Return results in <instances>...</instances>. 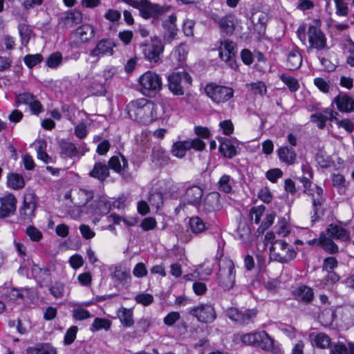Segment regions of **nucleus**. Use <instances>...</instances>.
<instances>
[{
  "mask_svg": "<svg viewBox=\"0 0 354 354\" xmlns=\"http://www.w3.org/2000/svg\"><path fill=\"white\" fill-rule=\"evenodd\" d=\"M125 110L129 118L144 125L158 120L163 113L160 105L144 97L131 101L127 104Z\"/></svg>",
  "mask_w": 354,
  "mask_h": 354,
  "instance_id": "f257e3e1",
  "label": "nucleus"
},
{
  "mask_svg": "<svg viewBox=\"0 0 354 354\" xmlns=\"http://www.w3.org/2000/svg\"><path fill=\"white\" fill-rule=\"evenodd\" d=\"M322 22L319 19H315L313 24L308 26L307 35L308 39V49H315L317 51L328 50L327 39L325 34L321 30Z\"/></svg>",
  "mask_w": 354,
  "mask_h": 354,
  "instance_id": "f03ea898",
  "label": "nucleus"
},
{
  "mask_svg": "<svg viewBox=\"0 0 354 354\" xmlns=\"http://www.w3.org/2000/svg\"><path fill=\"white\" fill-rule=\"evenodd\" d=\"M140 91L145 96L153 97L162 88V83L160 76L151 71L142 74L138 79Z\"/></svg>",
  "mask_w": 354,
  "mask_h": 354,
  "instance_id": "7ed1b4c3",
  "label": "nucleus"
},
{
  "mask_svg": "<svg viewBox=\"0 0 354 354\" xmlns=\"http://www.w3.org/2000/svg\"><path fill=\"white\" fill-rule=\"evenodd\" d=\"M270 255L275 261L287 263L296 257L297 252L284 241L275 240L270 248Z\"/></svg>",
  "mask_w": 354,
  "mask_h": 354,
  "instance_id": "20e7f679",
  "label": "nucleus"
},
{
  "mask_svg": "<svg viewBox=\"0 0 354 354\" xmlns=\"http://www.w3.org/2000/svg\"><path fill=\"white\" fill-rule=\"evenodd\" d=\"M168 88L174 95H183L192 84L191 75L186 71L174 72L168 76Z\"/></svg>",
  "mask_w": 354,
  "mask_h": 354,
  "instance_id": "39448f33",
  "label": "nucleus"
},
{
  "mask_svg": "<svg viewBox=\"0 0 354 354\" xmlns=\"http://www.w3.org/2000/svg\"><path fill=\"white\" fill-rule=\"evenodd\" d=\"M122 2L136 8L144 19L158 17L165 12V8L158 4L152 3L149 0H120Z\"/></svg>",
  "mask_w": 354,
  "mask_h": 354,
  "instance_id": "423d86ee",
  "label": "nucleus"
},
{
  "mask_svg": "<svg viewBox=\"0 0 354 354\" xmlns=\"http://www.w3.org/2000/svg\"><path fill=\"white\" fill-rule=\"evenodd\" d=\"M205 94L217 104L225 103L234 97V91L232 87L209 82L205 87Z\"/></svg>",
  "mask_w": 354,
  "mask_h": 354,
  "instance_id": "0eeeda50",
  "label": "nucleus"
},
{
  "mask_svg": "<svg viewBox=\"0 0 354 354\" xmlns=\"http://www.w3.org/2000/svg\"><path fill=\"white\" fill-rule=\"evenodd\" d=\"M144 57L151 64H158L161 61L164 52L165 45L162 39L158 36L151 37L150 42L140 45Z\"/></svg>",
  "mask_w": 354,
  "mask_h": 354,
  "instance_id": "6e6552de",
  "label": "nucleus"
},
{
  "mask_svg": "<svg viewBox=\"0 0 354 354\" xmlns=\"http://www.w3.org/2000/svg\"><path fill=\"white\" fill-rule=\"evenodd\" d=\"M218 283L225 290L233 288L235 283L236 272L232 260L223 259L219 263V270L217 274Z\"/></svg>",
  "mask_w": 354,
  "mask_h": 354,
  "instance_id": "1a4fd4ad",
  "label": "nucleus"
},
{
  "mask_svg": "<svg viewBox=\"0 0 354 354\" xmlns=\"http://www.w3.org/2000/svg\"><path fill=\"white\" fill-rule=\"evenodd\" d=\"M226 316L234 323L247 326L254 322L258 310L256 308L239 310L235 307H230L225 311Z\"/></svg>",
  "mask_w": 354,
  "mask_h": 354,
  "instance_id": "9d476101",
  "label": "nucleus"
},
{
  "mask_svg": "<svg viewBox=\"0 0 354 354\" xmlns=\"http://www.w3.org/2000/svg\"><path fill=\"white\" fill-rule=\"evenodd\" d=\"M189 314L197 319L201 323L211 324L216 319V313L211 304H201L191 308Z\"/></svg>",
  "mask_w": 354,
  "mask_h": 354,
  "instance_id": "9b49d317",
  "label": "nucleus"
},
{
  "mask_svg": "<svg viewBox=\"0 0 354 354\" xmlns=\"http://www.w3.org/2000/svg\"><path fill=\"white\" fill-rule=\"evenodd\" d=\"M204 194L203 189L197 185L188 187L185 189L184 194V203H180L175 209L176 212H179L186 205H192L198 209L201 206L202 198Z\"/></svg>",
  "mask_w": 354,
  "mask_h": 354,
  "instance_id": "f8f14e48",
  "label": "nucleus"
},
{
  "mask_svg": "<svg viewBox=\"0 0 354 354\" xmlns=\"http://www.w3.org/2000/svg\"><path fill=\"white\" fill-rule=\"evenodd\" d=\"M222 208L221 195L218 192H213L205 195L201 206L198 209L201 215L209 216L212 213L219 211Z\"/></svg>",
  "mask_w": 354,
  "mask_h": 354,
  "instance_id": "ddd939ff",
  "label": "nucleus"
},
{
  "mask_svg": "<svg viewBox=\"0 0 354 354\" xmlns=\"http://www.w3.org/2000/svg\"><path fill=\"white\" fill-rule=\"evenodd\" d=\"M121 160L119 156H112L108 163L109 166L116 173L119 174L122 178L127 182H129L133 179V174L129 171V162L127 159L121 153H120Z\"/></svg>",
  "mask_w": 354,
  "mask_h": 354,
  "instance_id": "4468645a",
  "label": "nucleus"
},
{
  "mask_svg": "<svg viewBox=\"0 0 354 354\" xmlns=\"http://www.w3.org/2000/svg\"><path fill=\"white\" fill-rule=\"evenodd\" d=\"M312 199L313 212L312 221H317L320 220L324 215L325 208L324 207L326 202V197L324 189L319 185H315V194Z\"/></svg>",
  "mask_w": 354,
  "mask_h": 354,
  "instance_id": "2eb2a0df",
  "label": "nucleus"
},
{
  "mask_svg": "<svg viewBox=\"0 0 354 354\" xmlns=\"http://www.w3.org/2000/svg\"><path fill=\"white\" fill-rule=\"evenodd\" d=\"M82 20V12L74 9L62 13L58 19V25L63 29H68L81 24Z\"/></svg>",
  "mask_w": 354,
  "mask_h": 354,
  "instance_id": "dca6fc26",
  "label": "nucleus"
},
{
  "mask_svg": "<svg viewBox=\"0 0 354 354\" xmlns=\"http://www.w3.org/2000/svg\"><path fill=\"white\" fill-rule=\"evenodd\" d=\"M0 218L9 217L14 214L17 209V198L12 194H8L0 198Z\"/></svg>",
  "mask_w": 354,
  "mask_h": 354,
  "instance_id": "f3484780",
  "label": "nucleus"
},
{
  "mask_svg": "<svg viewBox=\"0 0 354 354\" xmlns=\"http://www.w3.org/2000/svg\"><path fill=\"white\" fill-rule=\"evenodd\" d=\"M335 104L337 109L342 113L354 112V98L347 93H339L332 102Z\"/></svg>",
  "mask_w": 354,
  "mask_h": 354,
  "instance_id": "a211bd4d",
  "label": "nucleus"
},
{
  "mask_svg": "<svg viewBox=\"0 0 354 354\" xmlns=\"http://www.w3.org/2000/svg\"><path fill=\"white\" fill-rule=\"evenodd\" d=\"M115 46V43L113 39L108 38L102 39L97 42L95 48L91 50L90 55L97 57H100L106 54L112 55Z\"/></svg>",
  "mask_w": 354,
  "mask_h": 354,
  "instance_id": "6ab92c4d",
  "label": "nucleus"
},
{
  "mask_svg": "<svg viewBox=\"0 0 354 354\" xmlns=\"http://www.w3.org/2000/svg\"><path fill=\"white\" fill-rule=\"evenodd\" d=\"M308 339L313 347L319 349H328L332 346V340L328 335L324 332H312L308 335Z\"/></svg>",
  "mask_w": 354,
  "mask_h": 354,
  "instance_id": "aec40b11",
  "label": "nucleus"
},
{
  "mask_svg": "<svg viewBox=\"0 0 354 354\" xmlns=\"http://www.w3.org/2000/svg\"><path fill=\"white\" fill-rule=\"evenodd\" d=\"M151 160L159 167H165L171 162L169 154L160 145H156L153 147Z\"/></svg>",
  "mask_w": 354,
  "mask_h": 354,
  "instance_id": "412c9836",
  "label": "nucleus"
},
{
  "mask_svg": "<svg viewBox=\"0 0 354 354\" xmlns=\"http://www.w3.org/2000/svg\"><path fill=\"white\" fill-rule=\"evenodd\" d=\"M218 151L221 155L227 158L232 159L237 154L236 142L232 139L220 137Z\"/></svg>",
  "mask_w": 354,
  "mask_h": 354,
  "instance_id": "4be33fe9",
  "label": "nucleus"
},
{
  "mask_svg": "<svg viewBox=\"0 0 354 354\" xmlns=\"http://www.w3.org/2000/svg\"><path fill=\"white\" fill-rule=\"evenodd\" d=\"M326 236L332 239L344 242L350 241L349 232L338 224H329L326 229Z\"/></svg>",
  "mask_w": 354,
  "mask_h": 354,
  "instance_id": "5701e85b",
  "label": "nucleus"
},
{
  "mask_svg": "<svg viewBox=\"0 0 354 354\" xmlns=\"http://www.w3.org/2000/svg\"><path fill=\"white\" fill-rule=\"evenodd\" d=\"M176 17L175 15L169 16L168 19L162 23V26L165 30L163 36L165 43L170 44L176 38L178 28L176 25Z\"/></svg>",
  "mask_w": 354,
  "mask_h": 354,
  "instance_id": "b1692460",
  "label": "nucleus"
},
{
  "mask_svg": "<svg viewBox=\"0 0 354 354\" xmlns=\"http://www.w3.org/2000/svg\"><path fill=\"white\" fill-rule=\"evenodd\" d=\"M314 295L313 289L306 285H301L292 292V295L295 299L306 304L313 301Z\"/></svg>",
  "mask_w": 354,
  "mask_h": 354,
  "instance_id": "393cba45",
  "label": "nucleus"
},
{
  "mask_svg": "<svg viewBox=\"0 0 354 354\" xmlns=\"http://www.w3.org/2000/svg\"><path fill=\"white\" fill-rule=\"evenodd\" d=\"M24 203H29V208L24 211L19 218L24 221H31L35 216V211L37 207L36 195L32 192H27L24 194Z\"/></svg>",
  "mask_w": 354,
  "mask_h": 354,
  "instance_id": "a878e982",
  "label": "nucleus"
},
{
  "mask_svg": "<svg viewBox=\"0 0 354 354\" xmlns=\"http://www.w3.org/2000/svg\"><path fill=\"white\" fill-rule=\"evenodd\" d=\"M94 196V192L91 189L79 188L75 191L72 202L78 207L85 206Z\"/></svg>",
  "mask_w": 354,
  "mask_h": 354,
  "instance_id": "bb28decb",
  "label": "nucleus"
},
{
  "mask_svg": "<svg viewBox=\"0 0 354 354\" xmlns=\"http://www.w3.org/2000/svg\"><path fill=\"white\" fill-rule=\"evenodd\" d=\"M218 48L219 57L223 59L224 57H236L237 53V46L235 42L228 39H221Z\"/></svg>",
  "mask_w": 354,
  "mask_h": 354,
  "instance_id": "cd10ccee",
  "label": "nucleus"
},
{
  "mask_svg": "<svg viewBox=\"0 0 354 354\" xmlns=\"http://www.w3.org/2000/svg\"><path fill=\"white\" fill-rule=\"evenodd\" d=\"M277 153L280 161L287 165H292L296 162L297 153L292 147H281L277 150Z\"/></svg>",
  "mask_w": 354,
  "mask_h": 354,
  "instance_id": "c85d7f7f",
  "label": "nucleus"
},
{
  "mask_svg": "<svg viewBox=\"0 0 354 354\" xmlns=\"http://www.w3.org/2000/svg\"><path fill=\"white\" fill-rule=\"evenodd\" d=\"M109 165H106L104 162H95L93 168L88 173L89 176L96 178L98 180L103 182L109 176Z\"/></svg>",
  "mask_w": 354,
  "mask_h": 354,
  "instance_id": "c756f323",
  "label": "nucleus"
},
{
  "mask_svg": "<svg viewBox=\"0 0 354 354\" xmlns=\"http://www.w3.org/2000/svg\"><path fill=\"white\" fill-rule=\"evenodd\" d=\"M60 156L64 158H79V151L76 145L71 142L62 140L59 144Z\"/></svg>",
  "mask_w": 354,
  "mask_h": 354,
  "instance_id": "7c9ffc66",
  "label": "nucleus"
},
{
  "mask_svg": "<svg viewBox=\"0 0 354 354\" xmlns=\"http://www.w3.org/2000/svg\"><path fill=\"white\" fill-rule=\"evenodd\" d=\"M218 27L222 34L227 36L232 35L236 28L235 17L232 15H227L221 18Z\"/></svg>",
  "mask_w": 354,
  "mask_h": 354,
  "instance_id": "2f4dec72",
  "label": "nucleus"
},
{
  "mask_svg": "<svg viewBox=\"0 0 354 354\" xmlns=\"http://www.w3.org/2000/svg\"><path fill=\"white\" fill-rule=\"evenodd\" d=\"M302 64V56L297 48H292L287 55L286 68L290 71L300 68Z\"/></svg>",
  "mask_w": 354,
  "mask_h": 354,
  "instance_id": "473e14b6",
  "label": "nucleus"
},
{
  "mask_svg": "<svg viewBox=\"0 0 354 354\" xmlns=\"http://www.w3.org/2000/svg\"><path fill=\"white\" fill-rule=\"evenodd\" d=\"M189 227L191 232L195 235H198L208 229L207 223L205 222L198 216H192L189 219Z\"/></svg>",
  "mask_w": 354,
  "mask_h": 354,
  "instance_id": "72a5a7b5",
  "label": "nucleus"
},
{
  "mask_svg": "<svg viewBox=\"0 0 354 354\" xmlns=\"http://www.w3.org/2000/svg\"><path fill=\"white\" fill-rule=\"evenodd\" d=\"M318 245L328 254H334L339 252L337 245L326 234L322 233L320 234L318 239Z\"/></svg>",
  "mask_w": 354,
  "mask_h": 354,
  "instance_id": "f704fd0d",
  "label": "nucleus"
},
{
  "mask_svg": "<svg viewBox=\"0 0 354 354\" xmlns=\"http://www.w3.org/2000/svg\"><path fill=\"white\" fill-rule=\"evenodd\" d=\"M95 35V30L90 24H83L79 26L75 32V37H78L82 42H87L91 39Z\"/></svg>",
  "mask_w": 354,
  "mask_h": 354,
  "instance_id": "c9c22d12",
  "label": "nucleus"
},
{
  "mask_svg": "<svg viewBox=\"0 0 354 354\" xmlns=\"http://www.w3.org/2000/svg\"><path fill=\"white\" fill-rule=\"evenodd\" d=\"M26 354H57L56 349L48 343L37 344L26 349Z\"/></svg>",
  "mask_w": 354,
  "mask_h": 354,
  "instance_id": "e433bc0d",
  "label": "nucleus"
},
{
  "mask_svg": "<svg viewBox=\"0 0 354 354\" xmlns=\"http://www.w3.org/2000/svg\"><path fill=\"white\" fill-rule=\"evenodd\" d=\"M259 335L257 347L266 351H272L274 348V339L265 330L259 331Z\"/></svg>",
  "mask_w": 354,
  "mask_h": 354,
  "instance_id": "4c0bfd02",
  "label": "nucleus"
},
{
  "mask_svg": "<svg viewBox=\"0 0 354 354\" xmlns=\"http://www.w3.org/2000/svg\"><path fill=\"white\" fill-rule=\"evenodd\" d=\"M188 150L189 149L187 140L176 141L173 143L170 152L174 156L178 158H183Z\"/></svg>",
  "mask_w": 354,
  "mask_h": 354,
  "instance_id": "58836bf2",
  "label": "nucleus"
},
{
  "mask_svg": "<svg viewBox=\"0 0 354 354\" xmlns=\"http://www.w3.org/2000/svg\"><path fill=\"white\" fill-rule=\"evenodd\" d=\"M118 317L121 324L124 327H131L134 324V320L133 319V311L131 309H128L123 307L120 308L118 313Z\"/></svg>",
  "mask_w": 354,
  "mask_h": 354,
  "instance_id": "ea45409f",
  "label": "nucleus"
},
{
  "mask_svg": "<svg viewBox=\"0 0 354 354\" xmlns=\"http://www.w3.org/2000/svg\"><path fill=\"white\" fill-rule=\"evenodd\" d=\"M18 30L21 37V44L26 46L31 37L34 35L33 30L26 24H20L18 26Z\"/></svg>",
  "mask_w": 354,
  "mask_h": 354,
  "instance_id": "a19ab883",
  "label": "nucleus"
},
{
  "mask_svg": "<svg viewBox=\"0 0 354 354\" xmlns=\"http://www.w3.org/2000/svg\"><path fill=\"white\" fill-rule=\"evenodd\" d=\"M95 207L94 212L99 215L106 214L111 209L110 202L104 197H100L95 201Z\"/></svg>",
  "mask_w": 354,
  "mask_h": 354,
  "instance_id": "79ce46f5",
  "label": "nucleus"
},
{
  "mask_svg": "<svg viewBox=\"0 0 354 354\" xmlns=\"http://www.w3.org/2000/svg\"><path fill=\"white\" fill-rule=\"evenodd\" d=\"M112 277L115 278L117 281L120 283L127 282L130 281L131 279L130 270L126 269L122 266H116L115 267Z\"/></svg>",
  "mask_w": 354,
  "mask_h": 354,
  "instance_id": "37998d69",
  "label": "nucleus"
},
{
  "mask_svg": "<svg viewBox=\"0 0 354 354\" xmlns=\"http://www.w3.org/2000/svg\"><path fill=\"white\" fill-rule=\"evenodd\" d=\"M234 183V179L230 176L224 174L218 182V188L219 191L225 194H230L232 191Z\"/></svg>",
  "mask_w": 354,
  "mask_h": 354,
  "instance_id": "c03bdc74",
  "label": "nucleus"
},
{
  "mask_svg": "<svg viewBox=\"0 0 354 354\" xmlns=\"http://www.w3.org/2000/svg\"><path fill=\"white\" fill-rule=\"evenodd\" d=\"M7 184L13 189H20L24 187L25 182L21 175L12 173L8 176Z\"/></svg>",
  "mask_w": 354,
  "mask_h": 354,
  "instance_id": "a18cd8bd",
  "label": "nucleus"
},
{
  "mask_svg": "<svg viewBox=\"0 0 354 354\" xmlns=\"http://www.w3.org/2000/svg\"><path fill=\"white\" fill-rule=\"evenodd\" d=\"M46 148V142L44 140H39L37 141V146L36 148L37 153V158L42 160L46 164L53 162V158L48 156L45 151Z\"/></svg>",
  "mask_w": 354,
  "mask_h": 354,
  "instance_id": "49530a36",
  "label": "nucleus"
},
{
  "mask_svg": "<svg viewBox=\"0 0 354 354\" xmlns=\"http://www.w3.org/2000/svg\"><path fill=\"white\" fill-rule=\"evenodd\" d=\"M279 79L288 87L290 92H295L299 88L298 80L286 73H282L279 76Z\"/></svg>",
  "mask_w": 354,
  "mask_h": 354,
  "instance_id": "de8ad7c7",
  "label": "nucleus"
},
{
  "mask_svg": "<svg viewBox=\"0 0 354 354\" xmlns=\"http://www.w3.org/2000/svg\"><path fill=\"white\" fill-rule=\"evenodd\" d=\"M111 326V322L109 319L104 318L97 317L94 319L92 325L91 326V330L93 332L104 329L108 330Z\"/></svg>",
  "mask_w": 354,
  "mask_h": 354,
  "instance_id": "09e8293b",
  "label": "nucleus"
},
{
  "mask_svg": "<svg viewBox=\"0 0 354 354\" xmlns=\"http://www.w3.org/2000/svg\"><path fill=\"white\" fill-rule=\"evenodd\" d=\"M62 54L57 51L48 56L46 61V64L49 68H56L62 64Z\"/></svg>",
  "mask_w": 354,
  "mask_h": 354,
  "instance_id": "8fccbe9b",
  "label": "nucleus"
},
{
  "mask_svg": "<svg viewBox=\"0 0 354 354\" xmlns=\"http://www.w3.org/2000/svg\"><path fill=\"white\" fill-rule=\"evenodd\" d=\"M258 338H260L259 331L243 334L241 337V340L245 345L257 347Z\"/></svg>",
  "mask_w": 354,
  "mask_h": 354,
  "instance_id": "3c124183",
  "label": "nucleus"
},
{
  "mask_svg": "<svg viewBox=\"0 0 354 354\" xmlns=\"http://www.w3.org/2000/svg\"><path fill=\"white\" fill-rule=\"evenodd\" d=\"M104 17L113 25H118L121 19V12L118 10L109 8L105 12Z\"/></svg>",
  "mask_w": 354,
  "mask_h": 354,
  "instance_id": "603ef678",
  "label": "nucleus"
},
{
  "mask_svg": "<svg viewBox=\"0 0 354 354\" xmlns=\"http://www.w3.org/2000/svg\"><path fill=\"white\" fill-rule=\"evenodd\" d=\"M42 61L43 56L41 54H28L24 57V62L29 68H32Z\"/></svg>",
  "mask_w": 354,
  "mask_h": 354,
  "instance_id": "864d4df0",
  "label": "nucleus"
},
{
  "mask_svg": "<svg viewBox=\"0 0 354 354\" xmlns=\"http://www.w3.org/2000/svg\"><path fill=\"white\" fill-rule=\"evenodd\" d=\"M274 218L275 214L274 213L267 214L265 219L257 228V232L259 235L263 234V232L272 225Z\"/></svg>",
  "mask_w": 354,
  "mask_h": 354,
  "instance_id": "5fc2aeb1",
  "label": "nucleus"
},
{
  "mask_svg": "<svg viewBox=\"0 0 354 354\" xmlns=\"http://www.w3.org/2000/svg\"><path fill=\"white\" fill-rule=\"evenodd\" d=\"M266 209L264 205H259L252 207L250 210V219L254 220L256 224L259 223L261 218Z\"/></svg>",
  "mask_w": 354,
  "mask_h": 354,
  "instance_id": "6e6d98bb",
  "label": "nucleus"
},
{
  "mask_svg": "<svg viewBox=\"0 0 354 354\" xmlns=\"http://www.w3.org/2000/svg\"><path fill=\"white\" fill-rule=\"evenodd\" d=\"M327 120L328 117L321 113H316L310 115V121L316 124L319 129L325 128Z\"/></svg>",
  "mask_w": 354,
  "mask_h": 354,
  "instance_id": "4d7b16f0",
  "label": "nucleus"
},
{
  "mask_svg": "<svg viewBox=\"0 0 354 354\" xmlns=\"http://www.w3.org/2000/svg\"><path fill=\"white\" fill-rule=\"evenodd\" d=\"M77 330L78 328L76 326H73L66 330L64 339L65 345H70L75 341Z\"/></svg>",
  "mask_w": 354,
  "mask_h": 354,
  "instance_id": "13d9d810",
  "label": "nucleus"
},
{
  "mask_svg": "<svg viewBox=\"0 0 354 354\" xmlns=\"http://www.w3.org/2000/svg\"><path fill=\"white\" fill-rule=\"evenodd\" d=\"M34 95L29 92H24L16 95L15 96V104L17 106L21 104H27L30 102V100L33 99Z\"/></svg>",
  "mask_w": 354,
  "mask_h": 354,
  "instance_id": "bf43d9fd",
  "label": "nucleus"
},
{
  "mask_svg": "<svg viewBox=\"0 0 354 354\" xmlns=\"http://www.w3.org/2000/svg\"><path fill=\"white\" fill-rule=\"evenodd\" d=\"M64 283L55 281L50 287V292L55 298H62L64 296Z\"/></svg>",
  "mask_w": 354,
  "mask_h": 354,
  "instance_id": "052dcab7",
  "label": "nucleus"
},
{
  "mask_svg": "<svg viewBox=\"0 0 354 354\" xmlns=\"http://www.w3.org/2000/svg\"><path fill=\"white\" fill-rule=\"evenodd\" d=\"M135 301L145 306H147L153 302V297L148 293H140L135 297Z\"/></svg>",
  "mask_w": 354,
  "mask_h": 354,
  "instance_id": "680f3d73",
  "label": "nucleus"
},
{
  "mask_svg": "<svg viewBox=\"0 0 354 354\" xmlns=\"http://www.w3.org/2000/svg\"><path fill=\"white\" fill-rule=\"evenodd\" d=\"M336 14L339 16H347L348 14V4L345 0H335Z\"/></svg>",
  "mask_w": 354,
  "mask_h": 354,
  "instance_id": "e2e57ef3",
  "label": "nucleus"
},
{
  "mask_svg": "<svg viewBox=\"0 0 354 354\" xmlns=\"http://www.w3.org/2000/svg\"><path fill=\"white\" fill-rule=\"evenodd\" d=\"M251 89L255 95H260L263 96L267 93V87L264 82L259 81L253 82L250 84Z\"/></svg>",
  "mask_w": 354,
  "mask_h": 354,
  "instance_id": "0e129e2a",
  "label": "nucleus"
},
{
  "mask_svg": "<svg viewBox=\"0 0 354 354\" xmlns=\"http://www.w3.org/2000/svg\"><path fill=\"white\" fill-rule=\"evenodd\" d=\"M73 317L75 319L81 321L91 317V314L86 309L78 308L73 310Z\"/></svg>",
  "mask_w": 354,
  "mask_h": 354,
  "instance_id": "69168bd1",
  "label": "nucleus"
},
{
  "mask_svg": "<svg viewBox=\"0 0 354 354\" xmlns=\"http://www.w3.org/2000/svg\"><path fill=\"white\" fill-rule=\"evenodd\" d=\"M26 233L32 241L37 242L42 238V233L32 225L26 228Z\"/></svg>",
  "mask_w": 354,
  "mask_h": 354,
  "instance_id": "338daca9",
  "label": "nucleus"
},
{
  "mask_svg": "<svg viewBox=\"0 0 354 354\" xmlns=\"http://www.w3.org/2000/svg\"><path fill=\"white\" fill-rule=\"evenodd\" d=\"M330 354H349V351L344 343L337 342L332 345Z\"/></svg>",
  "mask_w": 354,
  "mask_h": 354,
  "instance_id": "774afa93",
  "label": "nucleus"
}]
</instances>
